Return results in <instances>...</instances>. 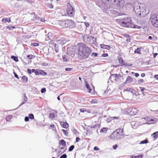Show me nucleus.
<instances>
[{
	"label": "nucleus",
	"mask_w": 158,
	"mask_h": 158,
	"mask_svg": "<svg viewBox=\"0 0 158 158\" xmlns=\"http://www.w3.org/2000/svg\"><path fill=\"white\" fill-rule=\"evenodd\" d=\"M78 55L79 57L82 59L88 58L91 53L90 48L87 47L83 43L78 44Z\"/></svg>",
	"instance_id": "nucleus-1"
},
{
	"label": "nucleus",
	"mask_w": 158,
	"mask_h": 158,
	"mask_svg": "<svg viewBox=\"0 0 158 158\" xmlns=\"http://www.w3.org/2000/svg\"><path fill=\"white\" fill-rule=\"evenodd\" d=\"M134 10L137 15L142 17L148 14L147 12L146 6L145 4L135 2L133 5Z\"/></svg>",
	"instance_id": "nucleus-2"
},
{
	"label": "nucleus",
	"mask_w": 158,
	"mask_h": 158,
	"mask_svg": "<svg viewBox=\"0 0 158 158\" xmlns=\"http://www.w3.org/2000/svg\"><path fill=\"white\" fill-rule=\"evenodd\" d=\"M118 22L120 25L122 27H130L133 26L131 18L129 17L120 19L118 20Z\"/></svg>",
	"instance_id": "nucleus-3"
},
{
	"label": "nucleus",
	"mask_w": 158,
	"mask_h": 158,
	"mask_svg": "<svg viewBox=\"0 0 158 158\" xmlns=\"http://www.w3.org/2000/svg\"><path fill=\"white\" fill-rule=\"evenodd\" d=\"M60 24L63 27H69L70 28H73L75 25L74 22L71 20L61 21L60 23Z\"/></svg>",
	"instance_id": "nucleus-4"
},
{
	"label": "nucleus",
	"mask_w": 158,
	"mask_h": 158,
	"mask_svg": "<svg viewBox=\"0 0 158 158\" xmlns=\"http://www.w3.org/2000/svg\"><path fill=\"white\" fill-rule=\"evenodd\" d=\"M150 21L152 25L156 28H158V19L156 15L154 14H151Z\"/></svg>",
	"instance_id": "nucleus-5"
},
{
	"label": "nucleus",
	"mask_w": 158,
	"mask_h": 158,
	"mask_svg": "<svg viewBox=\"0 0 158 158\" xmlns=\"http://www.w3.org/2000/svg\"><path fill=\"white\" fill-rule=\"evenodd\" d=\"M74 10V8L72 7L70 4L68 3L67 9V13L68 15L70 17L73 16L74 15L75 12Z\"/></svg>",
	"instance_id": "nucleus-6"
},
{
	"label": "nucleus",
	"mask_w": 158,
	"mask_h": 158,
	"mask_svg": "<svg viewBox=\"0 0 158 158\" xmlns=\"http://www.w3.org/2000/svg\"><path fill=\"white\" fill-rule=\"evenodd\" d=\"M121 77V76L119 74H111L109 78V79L112 82L114 81H118Z\"/></svg>",
	"instance_id": "nucleus-7"
},
{
	"label": "nucleus",
	"mask_w": 158,
	"mask_h": 158,
	"mask_svg": "<svg viewBox=\"0 0 158 158\" xmlns=\"http://www.w3.org/2000/svg\"><path fill=\"white\" fill-rule=\"evenodd\" d=\"M128 113L131 115L136 114L138 112V110L135 108H130L128 110Z\"/></svg>",
	"instance_id": "nucleus-8"
},
{
	"label": "nucleus",
	"mask_w": 158,
	"mask_h": 158,
	"mask_svg": "<svg viewBox=\"0 0 158 158\" xmlns=\"http://www.w3.org/2000/svg\"><path fill=\"white\" fill-rule=\"evenodd\" d=\"M118 62L119 63L121 64V66H131L132 65V64H127L124 63V61L122 57H120L118 59Z\"/></svg>",
	"instance_id": "nucleus-9"
},
{
	"label": "nucleus",
	"mask_w": 158,
	"mask_h": 158,
	"mask_svg": "<svg viewBox=\"0 0 158 158\" xmlns=\"http://www.w3.org/2000/svg\"><path fill=\"white\" fill-rule=\"evenodd\" d=\"M67 51H68V53L70 55H71L72 57L74 56L75 53V49L74 48L70 47L68 48Z\"/></svg>",
	"instance_id": "nucleus-10"
},
{
	"label": "nucleus",
	"mask_w": 158,
	"mask_h": 158,
	"mask_svg": "<svg viewBox=\"0 0 158 158\" xmlns=\"http://www.w3.org/2000/svg\"><path fill=\"white\" fill-rule=\"evenodd\" d=\"M35 75H47V73L43 70L38 69V70L36 71Z\"/></svg>",
	"instance_id": "nucleus-11"
},
{
	"label": "nucleus",
	"mask_w": 158,
	"mask_h": 158,
	"mask_svg": "<svg viewBox=\"0 0 158 158\" xmlns=\"http://www.w3.org/2000/svg\"><path fill=\"white\" fill-rule=\"evenodd\" d=\"M56 42L58 44L63 45L66 42V40H65L64 38H61L60 39L57 40Z\"/></svg>",
	"instance_id": "nucleus-12"
},
{
	"label": "nucleus",
	"mask_w": 158,
	"mask_h": 158,
	"mask_svg": "<svg viewBox=\"0 0 158 158\" xmlns=\"http://www.w3.org/2000/svg\"><path fill=\"white\" fill-rule=\"evenodd\" d=\"M96 42V38L92 36H89V44H94Z\"/></svg>",
	"instance_id": "nucleus-13"
},
{
	"label": "nucleus",
	"mask_w": 158,
	"mask_h": 158,
	"mask_svg": "<svg viewBox=\"0 0 158 158\" xmlns=\"http://www.w3.org/2000/svg\"><path fill=\"white\" fill-rule=\"evenodd\" d=\"M116 135V134L115 132L114 131L113 133H112L110 135V139L113 140H118L117 139V136Z\"/></svg>",
	"instance_id": "nucleus-14"
},
{
	"label": "nucleus",
	"mask_w": 158,
	"mask_h": 158,
	"mask_svg": "<svg viewBox=\"0 0 158 158\" xmlns=\"http://www.w3.org/2000/svg\"><path fill=\"white\" fill-rule=\"evenodd\" d=\"M64 62H67L69 61L71 58L69 56V54H67L66 55H64L62 56Z\"/></svg>",
	"instance_id": "nucleus-15"
},
{
	"label": "nucleus",
	"mask_w": 158,
	"mask_h": 158,
	"mask_svg": "<svg viewBox=\"0 0 158 158\" xmlns=\"http://www.w3.org/2000/svg\"><path fill=\"white\" fill-rule=\"evenodd\" d=\"M61 126L62 127L64 128H67L69 126V124L66 122H60Z\"/></svg>",
	"instance_id": "nucleus-16"
},
{
	"label": "nucleus",
	"mask_w": 158,
	"mask_h": 158,
	"mask_svg": "<svg viewBox=\"0 0 158 158\" xmlns=\"http://www.w3.org/2000/svg\"><path fill=\"white\" fill-rule=\"evenodd\" d=\"M144 119L146 120L147 119L148 121L147 122V123L148 124H150L154 122L153 119H151L150 118L148 117H145Z\"/></svg>",
	"instance_id": "nucleus-17"
},
{
	"label": "nucleus",
	"mask_w": 158,
	"mask_h": 158,
	"mask_svg": "<svg viewBox=\"0 0 158 158\" xmlns=\"http://www.w3.org/2000/svg\"><path fill=\"white\" fill-rule=\"evenodd\" d=\"M23 101L22 103L20 104L19 106H22V105H23V104H24L25 103V102H26L27 101V98L26 95V94H23Z\"/></svg>",
	"instance_id": "nucleus-18"
},
{
	"label": "nucleus",
	"mask_w": 158,
	"mask_h": 158,
	"mask_svg": "<svg viewBox=\"0 0 158 158\" xmlns=\"http://www.w3.org/2000/svg\"><path fill=\"white\" fill-rule=\"evenodd\" d=\"M100 47L102 48L106 49L108 50L110 48V47L109 45H106L104 44H101Z\"/></svg>",
	"instance_id": "nucleus-19"
},
{
	"label": "nucleus",
	"mask_w": 158,
	"mask_h": 158,
	"mask_svg": "<svg viewBox=\"0 0 158 158\" xmlns=\"http://www.w3.org/2000/svg\"><path fill=\"white\" fill-rule=\"evenodd\" d=\"M117 138L118 139H120L122 138V136L124 135V133H119L115 132Z\"/></svg>",
	"instance_id": "nucleus-20"
},
{
	"label": "nucleus",
	"mask_w": 158,
	"mask_h": 158,
	"mask_svg": "<svg viewBox=\"0 0 158 158\" xmlns=\"http://www.w3.org/2000/svg\"><path fill=\"white\" fill-rule=\"evenodd\" d=\"M133 81V79L130 76H127V78L126 81L124 82V84H126V83H130L131 82Z\"/></svg>",
	"instance_id": "nucleus-21"
},
{
	"label": "nucleus",
	"mask_w": 158,
	"mask_h": 158,
	"mask_svg": "<svg viewBox=\"0 0 158 158\" xmlns=\"http://www.w3.org/2000/svg\"><path fill=\"white\" fill-rule=\"evenodd\" d=\"M158 131H156L152 134L151 136L153 138L154 140H156L158 138Z\"/></svg>",
	"instance_id": "nucleus-22"
},
{
	"label": "nucleus",
	"mask_w": 158,
	"mask_h": 158,
	"mask_svg": "<svg viewBox=\"0 0 158 158\" xmlns=\"http://www.w3.org/2000/svg\"><path fill=\"white\" fill-rule=\"evenodd\" d=\"M102 1L105 5H106L107 7L110 2V0H101Z\"/></svg>",
	"instance_id": "nucleus-23"
},
{
	"label": "nucleus",
	"mask_w": 158,
	"mask_h": 158,
	"mask_svg": "<svg viewBox=\"0 0 158 158\" xmlns=\"http://www.w3.org/2000/svg\"><path fill=\"white\" fill-rule=\"evenodd\" d=\"M89 36L86 35L83 36V39L85 42L88 43L89 42Z\"/></svg>",
	"instance_id": "nucleus-24"
},
{
	"label": "nucleus",
	"mask_w": 158,
	"mask_h": 158,
	"mask_svg": "<svg viewBox=\"0 0 158 158\" xmlns=\"http://www.w3.org/2000/svg\"><path fill=\"white\" fill-rule=\"evenodd\" d=\"M114 132H116L119 133H124L123 129V128L118 129L114 131Z\"/></svg>",
	"instance_id": "nucleus-25"
},
{
	"label": "nucleus",
	"mask_w": 158,
	"mask_h": 158,
	"mask_svg": "<svg viewBox=\"0 0 158 158\" xmlns=\"http://www.w3.org/2000/svg\"><path fill=\"white\" fill-rule=\"evenodd\" d=\"M108 128L106 127H103V128L101 129L100 130V132L101 133H106Z\"/></svg>",
	"instance_id": "nucleus-26"
},
{
	"label": "nucleus",
	"mask_w": 158,
	"mask_h": 158,
	"mask_svg": "<svg viewBox=\"0 0 158 158\" xmlns=\"http://www.w3.org/2000/svg\"><path fill=\"white\" fill-rule=\"evenodd\" d=\"M141 48H138L137 49H135L134 51L135 53H137L138 54H141L140 53Z\"/></svg>",
	"instance_id": "nucleus-27"
},
{
	"label": "nucleus",
	"mask_w": 158,
	"mask_h": 158,
	"mask_svg": "<svg viewBox=\"0 0 158 158\" xmlns=\"http://www.w3.org/2000/svg\"><path fill=\"white\" fill-rule=\"evenodd\" d=\"M32 15H33L34 16H33V18L32 19V20H33L35 21L38 19H40V17H39L38 16L36 15L34 13H33L31 14Z\"/></svg>",
	"instance_id": "nucleus-28"
},
{
	"label": "nucleus",
	"mask_w": 158,
	"mask_h": 158,
	"mask_svg": "<svg viewBox=\"0 0 158 158\" xmlns=\"http://www.w3.org/2000/svg\"><path fill=\"white\" fill-rule=\"evenodd\" d=\"M55 50L56 52H58L59 51V46L58 44H54Z\"/></svg>",
	"instance_id": "nucleus-29"
},
{
	"label": "nucleus",
	"mask_w": 158,
	"mask_h": 158,
	"mask_svg": "<svg viewBox=\"0 0 158 158\" xmlns=\"http://www.w3.org/2000/svg\"><path fill=\"white\" fill-rule=\"evenodd\" d=\"M124 36L126 38V40L127 42H129L130 41V36L129 35H125Z\"/></svg>",
	"instance_id": "nucleus-30"
},
{
	"label": "nucleus",
	"mask_w": 158,
	"mask_h": 158,
	"mask_svg": "<svg viewBox=\"0 0 158 158\" xmlns=\"http://www.w3.org/2000/svg\"><path fill=\"white\" fill-rule=\"evenodd\" d=\"M11 58L15 62H18L19 61L18 58L17 56H11Z\"/></svg>",
	"instance_id": "nucleus-31"
},
{
	"label": "nucleus",
	"mask_w": 158,
	"mask_h": 158,
	"mask_svg": "<svg viewBox=\"0 0 158 158\" xmlns=\"http://www.w3.org/2000/svg\"><path fill=\"white\" fill-rule=\"evenodd\" d=\"M12 115H7L5 117V119L7 121H9L10 119L12 118Z\"/></svg>",
	"instance_id": "nucleus-32"
},
{
	"label": "nucleus",
	"mask_w": 158,
	"mask_h": 158,
	"mask_svg": "<svg viewBox=\"0 0 158 158\" xmlns=\"http://www.w3.org/2000/svg\"><path fill=\"white\" fill-rule=\"evenodd\" d=\"M85 84L86 87L88 90V92L89 93H90L91 91H92V89L90 88L89 84L86 82L85 83Z\"/></svg>",
	"instance_id": "nucleus-33"
},
{
	"label": "nucleus",
	"mask_w": 158,
	"mask_h": 158,
	"mask_svg": "<svg viewBox=\"0 0 158 158\" xmlns=\"http://www.w3.org/2000/svg\"><path fill=\"white\" fill-rule=\"evenodd\" d=\"M59 144L62 145L63 146H65L66 145V142L64 140L62 139L60 141Z\"/></svg>",
	"instance_id": "nucleus-34"
},
{
	"label": "nucleus",
	"mask_w": 158,
	"mask_h": 158,
	"mask_svg": "<svg viewBox=\"0 0 158 158\" xmlns=\"http://www.w3.org/2000/svg\"><path fill=\"white\" fill-rule=\"evenodd\" d=\"M22 80L24 82H26L27 81V78L26 76H24L22 77Z\"/></svg>",
	"instance_id": "nucleus-35"
},
{
	"label": "nucleus",
	"mask_w": 158,
	"mask_h": 158,
	"mask_svg": "<svg viewBox=\"0 0 158 158\" xmlns=\"http://www.w3.org/2000/svg\"><path fill=\"white\" fill-rule=\"evenodd\" d=\"M143 157L142 155H140L139 156H131V158H142Z\"/></svg>",
	"instance_id": "nucleus-36"
},
{
	"label": "nucleus",
	"mask_w": 158,
	"mask_h": 158,
	"mask_svg": "<svg viewBox=\"0 0 158 158\" xmlns=\"http://www.w3.org/2000/svg\"><path fill=\"white\" fill-rule=\"evenodd\" d=\"M148 142V139H145V140L141 141L140 143H139V144H146Z\"/></svg>",
	"instance_id": "nucleus-37"
},
{
	"label": "nucleus",
	"mask_w": 158,
	"mask_h": 158,
	"mask_svg": "<svg viewBox=\"0 0 158 158\" xmlns=\"http://www.w3.org/2000/svg\"><path fill=\"white\" fill-rule=\"evenodd\" d=\"M61 131L64 133V134L66 136H67L68 135V131L67 130H65L64 129H62Z\"/></svg>",
	"instance_id": "nucleus-38"
},
{
	"label": "nucleus",
	"mask_w": 158,
	"mask_h": 158,
	"mask_svg": "<svg viewBox=\"0 0 158 158\" xmlns=\"http://www.w3.org/2000/svg\"><path fill=\"white\" fill-rule=\"evenodd\" d=\"M7 27L10 30H12L15 28V27L10 26H7Z\"/></svg>",
	"instance_id": "nucleus-39"
},
{
	"label": "nucleus",
	"mask_w": 158,
	"mask_h": 158,
	"mask_svg": "<svg viewBox=\"0 0 158 158\" xmlns=\"http://www.w3.org/2000/svg\"><path fill=\"white\" fill-rule=\"evenodd\" d=\"M133 26L131 27H130L135 28H138V29H140L141 28V27L140 26L135 25L133 23Z\"/></svg>",
	"instance_id": "nucleus-40"
},
{
	"label": "nucleus",
	"mask_w": 158,
	"mask_h": 158,
	"mask_svg": "<svg viewBox=\"0 0 158 158\" xmlns=\"http://www.w3.org/2000/svg\"><path fill=\"white\" fill-rule=\"evenodd\" d=\"M47 6L50 9L53 8V5L52 4L48 3L47 4Z\"/></svg>",
	"instance_id": "nucleus-41"
},
{
	"label": "nucleus",
	"mask_w": 158,
	"mask_h": 158,
	"mask_svg": "<svg viewBox=\"0 0 158 158\" xmlns=\"http://www.w3.org/2000/svg\"><path fill=\"white\" fill-rule=\"evenodd\" d=\"M74 146L73 145L71 146L69 149V151L71 152L72 151L74 148Z\"/></svg>",
	"instance_id": "nucleus-42"
},
{
	"label": "nucleus",
	"mask_w": 158,
	"mask_h": 158,
	"mask_svg": "<svg viewBox=\"0 0 158 158\" xmlns=\"http://www.w3.org/2000/svg\"><path fill=\"white\" fill-rule=\"evenodd\" d=\"M66 149V148H65L64 147H61L60 148V150H61L60 152L62 153H63L64 152H65Z\"/></svg>",
	"instance_id": "nucleus-43"
},
{
	"label": "nucleus",
	"mask_w": 158,
	"mask_h": 158,
	"mask_svg": "<svg viewBox=\"0 0 158 158\" xmlns=\"http://www.w3.org/2000/svg\"><path fill=\"white\" fill-rule=\"evenodd\" d=\"M29 118L31 119H34V116L33 114H31L29 115Z\"/></svg>",
	"instance_id": "nucleus-44"
},
{
	"label": "nucleus",
	"mask_w": 158,
	"mask_h": 158,
	"mask_svg": "<svg viewBox=\"0 0 158 158\" xmlns=\"http://www.w3.org/2000/svg\"><path fill=\"white\" fill-rule=\"evenodd\" d=\"M49 117L51 118H53L55 117L54 114L52 113H50L49 114Z\"/></svg>",
	"instance_id": "nucleus-45"
},
{
	"label": "nucleus",
	"mask_w": 158,
	"mask_h": 158,
	"mask_svg": "<svg viewBox=\"0 0 158 158\" xmlns=\"http://www.w3.org/2000/svg\"><path fill=\"white\" fill-rule=\"evenodd\" d=\"M46 89L45 88H43L41 89V93H45L46 92Z\"/></svg>",
	"instance_id": "nucleus-46"
},
{
	"label": "nucleus",
	"mask_w": 158,
	"mask_h": 158,
	"mask_svg": "<svg viewBox=\"0 0 158 158\" xmlns=\"http://www.w3.org/2000/svg\"><path fill=\"white\" fill-rule=\"evenodd\" d=\"M80 111L81 112H84L86 111V110L85 108H81L80 109Z\"/></svg>",
	"instance_id": "nucleus-47"
},
{
	"label": "nucleus",
	"mask_w": 158,
	"mask_h": 158,
	"mask_svg": "<svg viewBox=\"0 0 158 158\" xmlns=\"http://www.w3.org/2000/svg\"><path fill=\"white\" fill-rule=\"evenodd\" d=\"M99 127H100V126L99 124H96V125H95L94 126L91 127V128H95L96 127L99 128Z\"/></svg>",
	"instance_id": "nucleus-48"
},
{
	"label": "nucleus",
	"mask_w": 158,
	"mask_h": 158,
	"mask_svg": "<svg viewBox=\"0 0 158 158\" xmlns=\"http://www.w3.org/2000/svg\"><path fill=\"white\" fill-rule=\"evenodd\" d=\"M67 156L66 154H64L60 156V158H66Z\"/></svg>",
	"instance_id": "nucleus-49"
},
{
	"label": "nucleus",
	"mask_w": 158,
	"mask_h": 158,
	"mask_svg": "<svg viewBox=\"0 0 158 158\" xmlns=\"http://www.w3.org/2000/svg\"><path fill=\"white\" fill-rule=\"evenodd\" d=\"M72 70H73V68H66L65 69V70L66 71H70Z\"/></svg>",
	"instance_id": "nucleus-50"
},
{
	"label": "nucleus",
	"mask_w": 158,
	"mask_h": 158,
	"mask_svg": "<svg viewBox=\"0 0 158 158\" xmlns=\"http://www.w3.org/2000/svg\"><path fill=\"white\" fill-rule=\"evenodd\" d=\"M41 65L43 66H46L48 65L47 63H45V62H44L42 63L41 64Z\"/></svg>",
	"instance_id": "nucleus-51"
},
{
	"label": "nucleus",
	"mask_w": 158,
	"mask_h": 158,
	"mask_svg": "<svg viewBox=\"0 0 158 158\" xmlns=\"http://www.w3.org/2000/svg\"><path fill=\"white\" fill-rule=\"evenodd\" d=\"M98 56V54L97 53L93 52L91 55V56H94L96 57Z\"/></svg>",
	"instance_id": "nucleus-52"
},
{
	"label": "nucleus",
	"mask_w": 158,
	"mask_h": 158,
	"mask_svg": "<svg viewBox=\"0 0 158 158\" xmlns=\"http://www.w3.org/2000/svg\"><path fill=\"white\" fill-rule=\"evenodd\" d=\"M33 56L31 55H29L27 56V57L29 59H32Z\"/></svg>",
	"instance_id": "nucleus-53"
},
{
	"label": "nucleus",
	"mask_w": 158,
	"mask_h": 158,
	"mask_svg": "<svg viewBox=\"0 0 158 158\" xmlns=\"http://www.w3.org/2000/svg\"><path fill=\"white\" fill-rule=\"evenodd\" d=\"M85 24L86 27H88L89 26V24L88 22H85Z\"/></svg>",
	"instance_id": "nucleus-54"
},
{
	"label": "nucleus",
	"mask_w": 158,
	"mask_h": 158,
	"mask_svg": "<svg viewBox=\"0 0 158 158\" xmlns=\"http://www.w3.org/2000/svg\"><path fill=\"white\" fill-rule=\"evenodd\" d=\"M72 131L73 132V134H76V133L77 131L75 128H73L72 129Z\"/></svg>",
	"instance_id": "nucleus-55"
},
{
	"label": "nucleus",
	"mask_w": 158,
	"mask_h": 158,
	"mask_svg": "<svg viewBox=\"0 0 158 158\" xmlns=\"http://www.w3.org/2000/svg\"><path fill=\"white\" fill-rule=\"evenodd\" d=\"M138 83L139 84L142 83L143 82V79H141L138 80Z\"/></svg>",
	"instance_id": "nucleus-56"
},
{
	"label": "nucleus",
	"mask_w": 158,
	"mask_h": 158,
	"mask_svg": "<svg viewBox=\"0 0 158 158\" xmlns=\"http://www.w3.org/2000/svg\"><path fill=\"white\" fill-rule=\"evenodd\" d=\"M24 120L26 122L28 121L29 120V117H26L25 118Z\"/></svg>",
	"instance_id": "nucleus-57"
},
{
	"label": "nucleus",
	"mask_w": 158,
	"mask_h": 158,
	"mask_svg": "<svg viewBox=\"0 0 158 158\" xmlns=\"http://www.w3.org/2000/svg\"><path fill=\"white\" fill-rule=\"evenodd\" d=\"M5 22H10V19L8 18H5Z\"/></svg>",
	"instance_id": "nucleus-58"
},
{
	"label": "nucleus",
	"mask_w": 158,
	"mask_h": 158,
	"mask_svg": "<svg viewBox=\"0 0 158 158\" xmlns=\"http://www.w3.org/2000/svg\"><path fill=\"white\" fill-rule=\"evenodd\" d=\"M37 70H38V69H33L31 70V72L32 73L34 72L35 74L36 71H37Z\"/></svg>",
	"instance_id": "nucleus-59"
},
{
	"label": "nucleus",
	"mask_w": 158,
	"mask_h": 158,
	"mask_svg": "<svg viewBox=\"0 0 158 158\" xmlns=\"http://www.w3.org/2000/svg\"><path fill=\"white\" fill-rule=\"evenodd\" d=\"M80 140V139L79 137H77L76 138V142H78Z\"/></svg>",
	"instance_id": "nucleus-60"
},
{
	"label": "nucleus",
	"mask_w": 158,
	"mask_h": 158,
	"mask_svg": "<svg viewBox=\"0 0 158 158\" xmlns=\"http://www.w3.org/2000/svg\"><path fill=\"white\" fill-rule=\"evenodd\" d=\"M27 72H28V73L30 74H31V69H27Z\"/></svg>",
	"instance_id": "nucleus-61"
},
{
	"label": "nucleus",
	"mask_w": 158,
	"mask_h": 158,
	"mask_svg": "<svg viewBox=\"0 0 158 158\" xmlns=\"http://www.w3.org/2000/svg\"><path fill=\"white\" fill-rule=\"evenodd\" d=\"M14 76L15 77H16V78H17L18 79L19 78L18 76L16 74V73H15L14 72Z\"/></svg>",
	"instance_id": "nucleus-62"
},
{
	"label": "nucleus",
	"mask_w": 158,
	"mask_h": 158,
	"mask_svg": "<svg viewBox=\"0 0 158 158\" xmlns=\"http://www.w3.org/2000/svg\"><path fill=\"white\" fill-rule=\"evenodd\" d=\"M118 145L117 144H115L113 146V148L114 149H115L117 148Z\"/></svg>",
	"instance_id": "nucleus-63"
},
{
	"label": "nucleus",
	"mask_w": 158,
	"mask_h": 158,
	"mask_svg": "<svg viewBox=\"0 0 158 158\" xmlns=\"http://www.w3.org/2000/svg\"><path fill=\"white\" fill-rule=\"evenodd\" d=\"M32 44L34 46H38L39 45L38 43H33Z\"/></svg>",
	"instance_id": "nucleus-64"
}]
</instances>
